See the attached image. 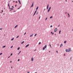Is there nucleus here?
Masks as SVG:
<instances>
[{
    "label": "nucleus",
    "mask_w": 73,
    "mask_h": 73,
    "mask_svg": "<svg viewBox=\"0 0 73 73\" xmlns=\"http://www.w3.org/2000/svg\"><path fill=\"white\" fill-rule=\"evenodd\" d=\"M71 51H72V50H71V48H69L68 49L66 50V52H71Z\"/></svg>",
    "instance_id": "1"
},
{
    "label": "nucleus",
    "mask_w": 73,
    "mask_h": 73,
    "mask_svg": "<svg viewBox=\"0 0 73 73\" xmlns=\"http://www.w3.org/2000/svg\"><path fill=\"white\" fill-rule=\"evenodd\" d=\"M47 46V45H46L44 46V47H43L42 48V50H46V47Z\"/></svg>",
    "instance_id": "2"
},
{
    "label": "nucleus",
    "mask_w": 73,
    "mask_h": 73,
    "mask_svg": "<svg viewBox=\"0 0 73 73\" xmlns=\"http://www.w3.org/2000/svg\"><path fill=\"white\" fill-rule=\"evenodd\" d=\"M37 12V10H36L35 11V13H34V15H33V16H34L36 14V12Z\"/></svg>",
    "instance_id": "3"
},
{
    "label": "nucleus",
    "mask_w": 73,
    "mask_h": 73,
    "mask_svg": "<svg viewBox=\"0 0 73 73\" xmlns=\"http://www.w3.org/2000/svg\"><path fill=\"white\" fill-rule=\"evenodd\" d=\"M57 28H55L54 30V32H57Z\"/></svg>",
    "instance_id": "4"
},
{
    "label": "nucleus",
    "mask_w": 73,
    "mask_h": 73,
    "mask_svg": "<svg viewBox=\"0 0 73 73\" xmlns=\"http://www.w3.org/2000/svg\"><path fill=\"white\" fill-rule=\"evenodd\" d=\"M29 44H28L26 46H25V47L26 48H27V47H28V46H29Z\"/></svg>",
    "instance_id": "5"
},
{
    "label": "nucleus",
    "mask_w": 73,
    "mask_h": 73,
    "mask_svg": "<svg viewBox=\"0 0 73 73\" xmlns=\"http://www.w3.org/2000/svg\"><path fill=\"white\" fill-rule=\"evenodd\" d=\"M33 7V2L32 5H31V7Z\"/></svg>",
    "instance_id": "6"
},
{
    "label": "nucleus",
    "mask_w": 73,
    "mask_h": 73,
    "mask_svg": "<svg viewBox=\"0 0 73 73\" xmlns=\"http://www.w3.org/2000/svg\"><path fill=\"white\" fill-rule=\"evenodd\" d=\"M49 7V5H48L47 6V9H48V8Z\"/></svg>",
    "instance_id": "7"
},
{
    "label": "nucleus",
    "mask_w": 73,
    "mask_h": 73,
    "mask_svg": "<svg viewBox=\"0 0 73 73\" xmlns=\"http://www.w3.org/2000/svg\"><path fill=\"white\" fill-rule=\"evenodd\" d=\"M33 60H34L33 58H31V61H33Z\"/></svg>",
    "instance_id": "8"
},
{
    "label": "nucleus",
    "mask_w": 73,
    "mask_h": 73,
    "mask_svg": "<svg viewBox=\"0 0 73 73\" xmlns=\"http://www.w3.org/2000/svg\"><path fill=\"white\" fill-rule=\"evenodd\" d=\"M38 9V6L37 8L36 9V11H37V9Z\"/></svg>",
    "instance_id": "9"
},
{
    "label": "nucleus",
    "mask_w": 73,
    "mask_h": 73,
    "mask_svg": "<svg viewBox=\"0 0 73 73\" xmlns=\"http://www.w3.org/2000/svg\"><path fill=\"white\" fill-rule=\"evenodd\" d=\"M17 26H18V25H16L15 26L14 28H17Z\"/></svg>",
    "instance_id": "10"
},
{
    "label": "nucleus",
    "mask_w": 73,
    "mask_h": 73,
    "mask_svg": "<svg viewBox=\"0 0 73 73\" xmlns=\"http://www.w3.org/2000/svg\"><path fill=\"white\" fill-rule=\"evenodd\" d=\"M23 43H24V41H23V42L21 43V44H23Z\"/></svg>",
    "instance_id": "11"
},
{
    "label": "nucleus",
    "mask_w": 73,
    "mask_h": 73,
    "mask_svg": "<svg viewBox=\"0 0 73 73\" xmlns=\"http://www.w3.org/2000/svg\"><path fill=\"white\" fill-rule=\"evenodd\" d=\"M68 17H70V15H69V13H68Z\"/></svg>",
    "instance_id": "12"
},
{
    "label": "nucleus",
    "mask_w": 73,
    "mask_h": 73,
    "mask_svg": "<svg viewBox=\"0 0 73 73\" xmlns=\"http://www.w3.org/2000/svg\"><path fill=\"white\" fill-rule=\"evenodd\" d=\"M62 44H60V47L61 48L62 47Z\"/></svg>",
    "instance_id": "13"
},
{
    "label": "nucleus",
    "mask_w": 73,
    "mask_h": 73,
    "mask_svg": "<svg viewBox=\"0 0 73 73\" xmlns=\"http://www.w3.org/2000/svg\"><path fill=\"white\" fill-rule=\"evenodd\" d=\"M8 7H9V8H10V6H9V3L8 4Z\"/></svg>",
    "instance_id": "14"
},
{
    "label": "nucleus",
    "mask_w": 73,
    "mask_h": 73,
    "mask_svg": "<svg viewBox=\"0 0 73 73\" xmlns=\"http://www.w3.org/2000/svg\"><path fill=\"white\" fill-rule=\"evenodd\" d=\"M18 1L19 3V4H21V3L20 2V0H18Z\"/></svg>",
    "instance_id": "15"
},
{
    "label": "nucleus",
    "mask_w": 73,
    "mask_h": 73,
    "mask_svg": "<svg viewBox=\"0 0 73 73\" xmlns=\"http://www.w3.org/2000/svg\"><path fill=\"white\" fill-rule=\"evenodd\" d=\"M13 40H14V38H12L11 39V41H13Z\"/></svg>",
    "instance_id": "16"
},
{
    "label": "nucleus",
    "mask_w": 73,
    "mask_h": 73,
    "mask_svg": "<svg viewBox=\"0 0 73 73\" xmlns=\"http://www.w3.org/2000/svg\"><path fill=\"white\" fill-rule=\"evenodd\" d=\"M66 41H65L64 42V44H65V43H66Z\"/></svg>",
    "instance_id": "17"
},
{
    "label": "nucleus",
    "mask_w": 73,
    "mask_h": 73,
    "mask_svg": "<svg viewBox=\"0 0 73 73\" xmlns=\"http://www.w3.org/2000/svg\"><path fill=\"white\" fill-rule=\"evenodd\" d=\"M50 9H48V12H49V11H50Z\"/></svg>",
    "instance_id": "18"
},
{
    "label": "nucleus",
    "mask_w": 73,
    "mask_h": 73,
    "mask_svg": "<svg viewBox=\"0 0 73 73\" xmlns=\"http://www.w3.org/2000/svg\"><path fill=\"white\" fill-rule=\"evenodd\" d=\"M5 46H3V47H2V48H5Z\"/></svg>",
    "instance_id": "19"
},
{
    "label": "nucleus",
    "mask_w": 73,
    "mask_h": 73,
    "mask_svg": "<svg viewBox=\"0 0 73 73\" xmlns=\"http://www.w3.org/2000/svg\"><path fill=\"white\" fill-rule=\"evenodd\" d=\"M9 9H11V10H13V8H10Z\"/></svg>",
    "instance_id": "20"
},
{
    "label": "nucleus",
    "mask_w": 73,
    "mask_h": 73,
    "mask_svg": "<svg viewBox=\"0 0 73 73\" xmlns=\"http://www.w3.org/2000/svg\"><path fill=\"white\" fill-rule=\"evenodd\" d=\"M61 31H59V34H60V33H61Z\"/></svg>",
    "instance_id": "21"
},
{
    "label": "nucleus",
    "mask_w": 73,
    "mask_h": 73,
    "mask_svg": "<svg viewBox=\"0 0 73 73\" xmlns=\"http://www.w3.org/2000/svg\"><path fill=\"white\" fill-rule=\"evenodd\" d=\"M52 18H53V17L51 16V17H50V19H52Z\"/></svg>",
    "instance_id": "22"
},
{
    "label": "nucleus",
    "mask_w": 73,
    "mask_h": 73,
    "mask_svg": "<svg viewBox=\"0 0 73 73\" xmlns=\"http://www.w3.org/2000/svg\"><path fill=\"white\" fill-rule=\"evenodd\" d=\"M19 49H20V47H19V48H17V50H19Z\"/></svg>",
    "instance_id": "23"
},
{
    "label": "nucleus",
    "mask_w": 73,
    "mask_h": 73,
    "mask_svg": "<svg viewBox=\"0 0 73 73\" xmlns=\"http://www.w3.org/2000/svg\"><path fill=\"white\" fill-rule=\"evenodd\" d=\"M32 36H33V34H32V35H31L30 36V37H32Z\"/></svg>",
    "instance_id": "24"
},
{
    "label": "nucleus",
    "mask_w": 73,
    "mask_h": 73,
    "mask_svg": "<svg viewBox=\"0 0 73 73\" xmlns=\"http://www.w3.org/2000/svg\"><path fill=\"white\" fill-rule=\"evenodd\" d=\"M40 44H41V42H39L38 43V45H40Z\"/></svg>",
    "instance_id": "25"
},
{
    "label": "nucleus",
    "mask_w": 73,
    "mask_h": 73,
    "mask_svg": "<svg viewBox=\"0 0 73 73\" xmlns=\"http://www.w3.org/2000/svg\"><path fill=\"white\" fill-rule=\"evenodd\" d=\"M19 37V36H17L16 37L17 38H18V37Z\"/></svg>",
    "instance_id": "26"
},
{
    "label": "nucleus",
    "mask_w": 73,
    "mask_h": 73,
    "mask_svg": "<svg viewBox=\"0 0 73 73\" xmlns=\"http://www.w3.org/2000/svg\"><path fill=\"white\" fill-rule=\"evenodd\" d=\"M49 46H50V48H51L52 46H51V45H50V44H49Z\"/></svg>",
    "instance_id": "27"
},
{
    "label": "nucleus",
    "mask_w": 73,
    "mask_h": 73,
    "mask_svg": "<svg viewBox=\"0 0 73 73\" xmlns=\"http://www.w3.org/2000/svg\"><path fill=\"white\" fill-rule=\"evenodd\" d=\"M51 9V7H50L49 9L50 10V9Z\"/></svg>",
    "instance_id": "28"
},
{
    "label": "nucleus",
    "mask_w": 73,
    "mask_h": 73,
    "mask_svg": "<svg viewBox=\"0 0 73 73\" xmlns=\"http://www.w3.org/2000/svg\"><path fill=\"white\" fill-rule=\"evenodd\" d=\"M51 9V7H50L49 9L50 10V9Z\"/></svg>",
    "instance_id": "29"
},
{
    "label": "nucleus",
    "mask_w": 73,
    "mask_h": 73,
    "mask_svg": "<svg viewBox=\"0 0 73 73\" xmlns=\"http://www.w3.org/2000/svg\"><path fill=\"white\" fill-rule=\"evenodd\" d=\"M3 54L2 53H0V55H1V54Z\"/></svg>",
    "instance_id": "30"
},
{
    "label": "nucleus",
    "mask_w": 73,
    "mask_h": 73,
    "mask_svg": "<svg viewBox=\"0 0 73 73\" xmlns=\"http://www.w3.org/2000/svg\"><path fill=\"white\" fill-rule=\"evenodd\" d=\"M26 33H25L24 34V35H25V34H26Z\"/></svg>",
    "instance_id": "31"
},
{
    "label": "nucleus",
    "mask_w": 73,
    "mask_h": 73,
    "mask_svg": "<svg viewBox=\"0 0 73 73\" xmlns=\"http://www.w3.org/2000/svg\"><path fill=\"white\" fill-rule=\"evenodd\" d=\"M20 61V59H19L18 60V61Z\"/></svg>",
    "instance_id": "32"
},
{
    "label": "nucleus",
    "mask_w": 73,
    "mask_h": 73,
    "mask_svg": "<svg viewBox=\"0 0 73 73\" xmlns=\"http://www.w3.org/2000/svg\"><path fill=\"white\" fill-rule=\"evenodd\" d=\"M36 35H37V34H35V36H36Z\"/></svg>",
    "instance_id": "33"
},
{
    "label": "nucleus",
    "mask_w": 73,
    "mask_h": 73,
    "mask_svg": "<svg viewBox=\"0 0 73 73\" xmlns=\"http://www.w3.org/2000/svg\"><path fill=\"white\" fill-rule=\"evenodd\" d=\"M11 48H13V46H11Z\"/></svg>",
    "instance_id": "34"
},
{
    "label": "nucleus",
    "mask_w": 73,
    "mask_h": 73,
    "mask_svg": "<svg viewBox=\"0 0 73 73\" xmlns=\"http://www.w3.org/2000/svg\"><path fill=\"white\" fill-rule=\"evenodd\" d=\"M65 14H67V12H66L65 13Z\"/></svg>",
    "instance_id": "35"
},
{
    "label": "nucleus",
    "mask_w": 73,
    "mask_h": 73,
    "mask_svg": "<svg viewBox=\"0 0 73 73\" xmlns=\"http://www.w3.org/2000/svg\"><path fill=\"white\" fill-rule=\"evenodd\" d=\"M50 27L51 28H52V25H51L50 26Z\"/></svg>",
    "instance_id": "36"
},
{
    "label": "nucleus",
    "mask_w": 73,
    "mask_h": 73,
    "mask_svg": "<svg viewBox=\"0 0 73 73\" xmlns=\"http://www.w3.org/2000/svg\"><path fill=\"white\" fill-rule=\"evenodd\" d=\"M17 5H15V7H17Z\"/></svg>",
    "instance_id": "37"
},
{
    "label": "nucleus",
    "mask_w": 73,
    "mask_h": 73,
    "mask_svg": "<svg viewBox=\"0 0 73 73\" xmlns=\"http://www.w3.org/2000/svg\"><path fill=\"white\" fill-rule=\"evenodd\" d=\"M10 57V56H9L8 57V58H9Z\"/></svg>",
    "instance_id": "38"
},
{
    "label": "nucleus",
    "mask_w": 73,
    "mask_h": 73,
    "mask_svg": "<svg viewBox=\"0 0 73 73\" xmlns=\"http://www.w3.org/2000/svg\"><path fill=\"white\" fill-rule=\"evenodd\" d=\"M11 56H12V53H11Z\"/></svg>",
    "instance_id": "39"
},
{
    "label": "nucleus",
    "mask_w": 73,
    "mask_h": 73,
    "mask_svg": "<svg viewBox=\"0 0 73 73\" xmlns=\"http://www.w3.org/2000/svg\"><path fill=\"white\" fill-rule=\"evenodd\" d=\"M47 18H46L45 19V20H47Z\"/></svg>",
    "instance_id": "40"
},
{
    "label": "nucleus",
    "mask_w": 73,
    "mask_h": 73,
    "mask_svg": "<svg viewBox=\"0 0 73 73\" xmlns=\"http://www.w3.org/2000/svg\"><path fill=\"white\" fill-rule=\"evenodd\" d=\"M15 3H17V1H16L15 2Z\"/></svg>",
    "instance_id": "41"
},
{
    "label": "nucleus",
    "mask_w": 73,
    "mask_h": 73,
    "mask_svg": "<svg viewBox=\"0 0 73 73\" xmlns=\"http://www.w3.org/2000/svg\"><path fill=\"white\" fill-rule=\"evenodd\" d=\"M40 19V17H39V19Z\"/></svg>",
    "instance_id": "42"
},
{
    "label": "nucleus",
    "mask_w": 73,
    "mask_h": 73,
    "mask_svg": "<svg viewBox=\"0 0 73 73\" xmlns=\"http://www.w3.org/2000/svg\"><path fill=\"white\" fill-rule=\"evenodd\" d=\"M12 8H14V7L12 6Z\"/></svg>",
    "instance_id": "43"
},
{
    "label": "nucleus",
    "mask_w": 73,
    "mask_h": 73,
    "mask_svg": "<svg viewBox=\"0 0 73 73\" xmlns=\"http://www.w3.org/2000/svg\"><path fill=\"white\" fill-rule=\"evenodd\" d=\"M1 12H3V10H2L1 11Z\"/></svg>",
    "instance_id": "44"
},
{
    "label": "nucleus",
    "mask_w": 73,
    "mask_h": 73,
    "mask_svg": "<svg viewBox=\"0 0 73 73\" xmlns=\"http://www.w3.org/2000/svg\"><path fill=\"white\" fill-rule=\"evenodd\" d=\"M2 29H0V30H1Z\"/></svg>",
    "instance_id": "45"
},
{
    "label": "nucleus",
    "mask_w": 73,
    "mask_h": 73,
    "mask_svg": "<svg viewBox=\"0 0 73 73\" xmlns=\"http://www.w3.org/2000/svg\"><path fill=\"white\" fill-rule=\"evenodd\" d=\"M56 53H58V51H56Z\"/></svg>",
    "instance_id": "46"
},
{
    "label": "nucleus",
    "mask_w": 73,
    "mask_h": 73,
    "mask_svg": "<svg viewBox=\"0 0 73 73\" xmlns=\"http://www.w3.org/2000/svg\"><path fill=\"white\" fill-rule=\"evenodd\" d=\"M65 1L66 2H67V0H65Z\"/></svg>",
    "instance_id": "47"
},
{
    "label": "nucleus",
    "mask_w": 73,
    "mask_h": 73,
    "mask_svg": "<svg viewBox=\"0 0 73 73\" xmlns=\"http://www.w3.org/2000/svg\"><path fill=\"white\" fill-rule=\"evenodd\" d=\"M60 27V25H58V27Z\"/></svg>",
    "instance_id": "48"
},
{
    "label": "nucleus",
    "mask_w": 73,
    "mask_h": 73,
    "mask_svg": "<svg viewBox=\"0 0 73 73\" xmlns=\"http://www.w3.org/2000/svg\"><path fill=\"white\" fill-rule=\"evenodd\" d=\"M36 49L35 50H34V52H35V51H36Z\"/></svg>",
    "instance_id": "49"
},
{
    "label": "nucleus",
    "mask_w": 73,
    "mask_h": 73,
    "mask_svg": "<svg viewBox=\"0 0 73 73\" xmlns=\"http://www.w3.org/2000/svg\"><path fill=\"white\" fill-rule=\"evenodd\" d=\"M21 52V51H20L19 52V53H20Z\"/></svg>",
    "instance_id": "50"
},
{
    "label": "nucleus",
    "mask_w": 73,
    "mask_h": 73,
    "mask_svg": "<svg viewBox=\"0 0 73 73\" xmlns=\"http://www.w3.org/2000/svg\"><path fill=\"white\" fill-rule=\"evenodd\" d=\"M54 33H52V35H54Z\"/></svg>",
    "instance_id": "51"
},
{
    "label": "nucleus",
    "mask_w": 73,
    "mask_h": 73,
    "mask_svg": "<svg viewBox=\"0 0 73 73\" xmlns=\"http://www.w3.org/2000/svg\"><path fill=\"white\" fill-rule=\"evenodd\" d=\"M9 11H12V10H10Z\"/></svg>",
    "instance_id": "52"
},
{
    "label": "nucleus",
    "mask_w": 73,
    "mask_h": 73,
    "mask_svg": "<svg viewBox=\"0 0 73 73\" xmlns=\"http://www.w3.org/2000/svg\"><path fill=\"white\" fill-rule=\"evenodd\" d=\"M52 33V32H51V34Z\"/></svg>",
    "instance_id": "53"
},
{
    "label": "nucleus",
    "mask_w": 73,
    "mask_h": 73,
    "mask_svg": "<svg viewBox=\"0 0 73 73\" xmlns=\"http://www.w3.org/2000/svg\"><path fill=\"white\" fill-rule=\"evenodd\" d=\"M13 3H15V1H13Z\"/></svg>",
    "instance_id": "54"
},
{
    "label": "nucleus",
    "mask_w": 73,
    "mask_h": 73,
    "mask_svg": "<svg viewBox=\"0 0 73 73\" xmlns=\"http://www.w3.org/2000/svg\"><path fill=\"white\" fill-rule=\"evenodd\" d=\"M27 73H29V72H28Z\"/></svg>",
    "instance_id": "55"
},
{
    "label": "nucleus",
    "mask_w": 73,
    "mask_h": 73,
    "mask_svg": "<svg viewBox=\"0 0 73 73\" xmlns=\"http://www.w3.org/2000/svg\"><path fill=\"white\" fill-rule=\"evenodd\" d=\"M10 62H12V61H11Z\"/></svg>",
    "instance_id": "56"
},
{
    "label": "nucleus",
    "mask_w": 73,
    "mask_h": 73,
    "mask_svg": "<svg viewBox=\"0 0 73 73\" xmlns=\"http://www.w3.org/2000/svg\"><path fill=\"white\" fill-rule=\"evenodd\" d=\"M19 8H20V7L18 9H19Z\"/></svg>",
    "instance_id": "57"
},
{
    "label": "nucleus",
    "mask_w": 73,
    "mask_h": 73,
    "mask_svg": "<svg viewBox=\"0 0 73 73\" xmlns=\"http://www.w3.org/2000/svg\"><path fill=\"white\" fill-rule=\"evenodd\" d=\"M11 68H12V67H11Z\"/></svg>",
    "instance_id": "58"
},
{
    "label": "nucleus",
    "mask_w": 73,
    "mask_h": 73,
    "mask_svg": "<svg viewBox=\"0 0 73 73\" xmlns=\"http://www.w3.org/2000/svg\"><path fill=\"white\" fill-rule=\"evenodd\" d=\"M19 54H20V53H19H19H18V55Z\"/></svg>",
    "instance_id": "59"
},
{
    "label": "nucleus",
    "mask_w": 73,
    "mask_h": 73,
    "mask_svg": "<svg viewBox=\"0 0 73 73\" xmlns=\"http://www.w3.org/2000/svg\"><path fill=\"white\" fill-rule=\"evenodd\" d=\"M1 13H2L1 12Z\"/></svg>",
    "instance_id": "60"
},
{
    "label": "nucleus",
    "mask_w": 73,
    "mask_h": 73,
    "mask_svg": "<svg viewBox=\"0 0 73 73\" xmlns=\"http://www.w3.org/2000/svg\"><path fill=\"white\" fill-rule=\"evenodd\" d=\"M49 52H50V51H49Z\"/></svg>",
    "instance_id": "61"
},
{
    "label": "nucleus",
    "mask_w": 73,
    "mask_h": 73,
    "mask_svg": "<svg viewBox=\"0 0 73 73\" xmlns=\"http://www.w3.org/2000/svg\"><path fill=\"white\" fill-rule=\"evenodd\" d=\"M38 14V13H37L36 14V15H37Z\"/></svg>",
    "instance_id": "62"
},
{
    "label": "nucleus",
    "mask_w": 73,
    "mask_h": 73,
    "mask_svg": "<svg viewBox=\"0 0 73 73\" xmlns=\"http://www.w3.org/2000/svg\"><path fill=\"white\" fill-rule=\"evenodd\" d=\"M64 56H65V54H64Z\"/></svg>",
    "instance_id": "63"
},
{
    "label": "nucleus",
    "mask_w": 73,
    "mask_h": 73,
    "mask_svg": "<svg viewBox=\"0 0 73 73\" xmlns=\"http://www.w3.org/2000/svg\"><path fill=\"white\" fill-rule=\"evenodd\" d=\"M72 31H73V29L72 30Z\"/></svg>",
    "instance_id": "64"
}]
</instances>
